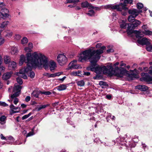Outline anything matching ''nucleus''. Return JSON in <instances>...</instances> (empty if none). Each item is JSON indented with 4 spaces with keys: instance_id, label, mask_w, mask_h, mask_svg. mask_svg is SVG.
Instances as JSON below:
<instances>
[{
    "instance_id": "f257e3e1",
    "label": "nucleus",
    "mask_w": 152,
    "mask_h": 152,
    "mask_svg": "<svg viewBox=\"0 0 152 152\" xmlns=\"http://www.w3.org/2000/svg\"><path fill=\"white\" fill-rule=\"evenodd\" d=\"M26 57L23 55H21L20 57L19 64L22 65L24 62L27 64L26 66L24 69V72L27 73L31 71L34 66H38L39 65H43L45 69L48 68V59L47 58L41 54L38 55L36 52L33 53H27Z\"/></svg>"
},
{
    "instance_id": "f03ea898",
    "label": "nucleus",
    "mask_w": 152,
    "mask_h": 152,
    "mask_svg": "<svg viewBox=\"0 0 152 152\" xmlns=\"http://www.w3.org/2000/svg\"><path fill=\"white\" fill-rule=\"evenodd\" d=\"M103 52L100 50H95L89 49L83 51L80 53V55L83 54V56H80L78 58V61L83 62V60H89L91 63L89 65L95 70L97 66V62L101 57L100 55Z\"/></svg>"
},
{
    "instance_id": "7ed1b4c3",
    "label": "nucleus",
    "mask_w": 152,
    "mask_h": 152,
    "mask_svg": "<svg viewBox=\"0 0 152 152\" xmlns=\"http://www.w3.org/2000/svg\"><path fill=\"white\" fill-rule=\"evenodd\" d=\"M114 72L115 76L118 77H122L124 75H125L128 77L130 80H132L139 77L138 75L137 74L132 73L130 74L128 71L126 70L125 68L121 67H116Z\"/></svg>"
},
{
    "instance_id": "20e7f679",
    "label": "nucleus",
    "mask_w": 152,
    "mask_h": 152,
    "mask_svg": "<svg viewBox=\"0 0 152 152\" xmlns=\"http://www.w3.org/2000/svg\"><path fill=\"white\" fill-rule=\"evenodd\" d=\"M115 70H113V67L112 65L100 66L97 65L94 70V72L96 74H100L102 72L105 74H107L110 77L115 76Z\"/></svg>"
},
{
    "instance_id": "39448f33",
    "label": "nucleus",
    "mask_w": 152,
    "mask_h": 152,
    "mask_svg": "<svg viewBox=\"0 0 152 152\" xmlns=\"http://www.w3.org/2000/svg\"><path fill=\"white\" fill-rule=\"evenodd\" d=\"M105 8H111L113 10H116L118 11L121 12V14L124 16H126L127 14L128 8L127 9H125L123 7V6L118 4L114 5L113 4H109L105 6Z\"/></svg>"
},
{
    "instance_id": "423d86ee",
    "label": "nucleus",
    "mask_w": 152,
    "mask_h": 152,
    "mask_svg": "<svg viewBox=\"0 0 152 152\" xmlns=\"http://www.w3.org/2000/svg\"><path fill=\"white\" fill-rule=\"evenodd\" d=\"M141 22L137 19L134 20L132 23H128V26L126 30L127 34L129 35L132 34V31H133V30L139 26L141 23Z\"/></svg>"
},
{
    "instance_id": "0eeeda50",
    "label": "nucleus",
    "mask_w": 152,
    "mask_h": 152,
    "mask_svg": "<svg viewBox=\"0 0 152 152\" xmlns=\"http://www.w3.org/2000/svg\"><path fill=\"white\" fill-rule=\"evenodd\" d=\"M142 75V76L140 78V80L146 82L148 84H152V76L150 75L147 73H144Z\"/></svg>"
},
{
    "instance_id": "6e6552de",
    "label": "nucleus",
    "mask_w": 152,
    "mask_h": 152,
    "mask_svg": "<svg viewBox=\"0 0 152 152\" xmlns=\"http://www.w3.org/2000/svg\"><path fill=\"white\" fill-rule=\"evenodd\" d=\"M57 60L59 65L62 66L66 64L67 59L65 55L63 54H59L57 56Z\"/></svg>"
},
{
    "instance_id": "1a4fd4ad",
    "label": "nucleus",
    "mask_w": 152,
    "mask_h": 152,
    "mask_svg": "<svg viewBox=\"0 0 152 152\" xmlns=\"http://www.w3.org/2000/svg\"><path fill=\"white\" fill-rule=\"evenodd\" d=\"M9 12V11L8 9L5 8H3L0 11V17L4 19H5L8 17L10 15L8 14Z\"/></svg>"
},
{
    "instance_id": "9d476101",
    "label": "nucleus",
    "mask_w": 152,
    "mask_h": 152,
    "mask_svg": "<svg viewBox=\"0 0 152 152\" xmlns=\"http://www.w3.org/2000/svg\"><path fill=\"white\" fill-rule=\"evenodd\" d=\"M137 42L142 45H149L150 43L148 41V39L146 37H144L141 39H138L137 40Z\"/></svg>"
},
{
    "instance_id": "9b49d317",
    "label": "nucleus",
    "mask_w": 152,
    "mask_h": 152,
    "mask_svg": "<svg viewBox=\"0 0 152 152\" xmlns=\"http://www.w3.org/2000/svg\"><path fill=\"white\" fill-rule=\"evenodd\" d=\"M136 145V144L135 142L130 143L129 147H127V148L129 150L128 152H136V149L135 148Z\"/></svg>"
},
{
    "instance_id": "f8f14e48",
    "label": "nucleus",
    "mask_w": 152,
    "mask_h": 152,
    "mask_svg": "<svg viewBox=\"0 0 152 152\" xmlns=\"http://www.w3.org/2000/svg\"><path fill=\"white\" fill-rule=\"evenodd\" d=\"M135 89H138L141 91H145L147 90L148 88V87L144 85H138L135 86Z\"/></svg>"
},
{
    "instance_id": "ddd939ff",
    "label": "nucleus",
    "mask_w": 152,
    "mask_h": 152,
    "mask_svg": "<svg viewBox=\"0 0 152 152\" xmlns=\"http://www.w3.org/2000/svg\"><path fill=\"white\" fill-rule=\"evenodd\" d=\"M48 66H49L50 69V70L52 72L53 70H54L56 68V63L53 61H50V64L49 66L48 65ZM48 69H47L46 70H47L48 69Z\"/></svg>"
},
{
    "instance_id": "4468645a",
    "label": "nucleus",
    "mask_w": 152,
    "mask_h": 152,
    "mask_svg": "<svg viewBox=\"0 0 152 152\" xmlns=\"http://www.w3.org/2000/svg\"><path fill=\"white\" fill-rule=\"evenodd\" d=\"M133 4V0H125V1H124L123 3L121 2L119 3V4L123 6V7L126 9H127V7H126L127 6L126 4Z\"/></svg>"
},
{
    "instance_id": "2eb2a0df",
    "label": "nucleus",
    "mask_w": 152,
    "mask_h": 152,
    "mask_svg": "<svg viewBox=\"0 0 152 152\" xmlns=\"http://www.w3.org/2000/svg\"><path fill=\"white\" fill-rule=\"evenodd\" d=\"M12 74V73L11 72L4 74L2 77L3 79L5 80L9 79L11 77Z\"/></svg>"
},
{
    "instance_id": "dca6fc26",
    "label": "nucleus",
    "mask_w": 152,
    "mask_h": 152,
    "mask_svg": "<svg viewBox=\"0 0 152 152\" xmlns=\"http://www.w3.org/2000/svg\"><path fill=\"white\" fill-rule=\"evenodd\" d=\"M128 13L129 14H131V15H133V16L135 17H136L138 15V14H137V10L135 9L129 10Z\"/></svg>"
},
{
    "instance_id": "f3484780",
    "label": "nucleus",
    "mask_w": 152,
    "mask_h": 152,
    "mask_svg": "<svg viewBox=\"0 0 152 152\" xmlns=\"http://www.w3.org/2000/svg\"><path fill=\"white\" fill-rule=\"evenodd\" d=\"M77 62V60H75L72 61V64L71 66H69L67 70H69L70 69H72L73 68L76 69L78 68V67H77V65L74 63H75Z\"/></svg>"
},
{
    "instance_id": "a211bd4d",
    "label": "nucleus",
    "mask_w": 152,
    "mask_h": 152,
    "mask_svg": "<svg viewBox=\"0 0 152 152\" xmlns=\"http://www.w3.org/2000/svg\"><path fill=\"white\" fill-rule=\"evenodd\" d=\"M41 91H38L37 90H35L33 91L31 94L34 97L38 98L39 97V94H40V92Z\"/></svg>"
},
{
    "instance_id": "6ab92c4d",
    "label": "nucleus",
    "mask_w": 152,
    "mask_h": 152,
    "mask_svg": "<svg viewBox=\"0 0 152 152\" xmlns=\"http://www.w3.org/2000/svg\"><path fill=\"white\" fill-rule=\"evenodd\" d=\"M67 88L66 86L64 84H61L59 86L56 87L57 90L59 91H62L65 90Z\"/></svg>"
},
{
    "instance_id": "aec40b11",
    "label": "nucleus",
    "mask_w": 152,
    "mask_h": 152,
    "mask_svg": "<svg viewBox=\"0 0 152 152\" xmlns=\"http://www.w3.org/2000/svg\"><path fill=\"white\" fill-rule=\"evenodd\" d=\"M131 32H132V34L134 33L136 34V37L137 38L140 39L142 38V36H141V32L140 31L134 30L132 31Z\"/></svg>"
},
{
    "instance_id": "412c9836",
    "label": "nucleus",
    "mask_w": 152,
    "mask_h": 152,
    "mask_svg": "<svg viewBox=\"0 0 152 152\" xmlns=\"http://www.w3.org/2000/svg\"><path fill=\"white\" fill-rule=\"evenodd\" d=\"M9 23V21H6L3 22L2 23H0V31L2 30L1 29L6 27Z\"/></svg>"
},
{
    "instance_id": "4be33fe9",
    "label": "nucleus",
    "mask_w": 152,
    "mask_h": 152,
    "mask_svg": "<svg viewBox=\"0 0 152 152\" xmlns=\"http://www.w3.org/2000/svg\"><path fill=\"white\" fill-rule=\"evenodd\" d=\"M16 63L15 62L13 61L10 62V64H9V67L10 69H12L13 70L15 69V68L16 67Z\"/></svg>"
},
{
    "instance_id": "5701e85b",
    "label": "nucleus",
    "mask_w": 152,
    "mask_h": 152,
    "mask_svg": "<svg viewBox=\"0 0 152 152\" xmlns=\"http://www.w3.org/2000/svg\"><path fill=\"white\" fill-rule=\"evenodd\" d=\"M91 4L89 3L87 1L83 2L81 3V7L83 8H86L89 7H90V5Z\"/></svg>"
},
{
    "instance_id": "b1692460",
    "label": "nucleus",
    "mask_w": 152,
    "mask_h": 152,
    "mask_svg": "<svg viewBox=\"0 0 152 152\" xmlns=\"http://www.w3.org/2000/svg\"><path fill=\"white\" fill-rule=\"evenodd\" d=\"M50 105L49 104H47L44 105H41L39 107H37L35 108L36 110L37 111H39L42 109H44L48 107Z\"/></svg>"
},
{
    "instance_id": "393cba45",
    "label": "nucleus",
    "mask_w": 152,
    "mask_h": 152,
    "mask_svg": "<svg viewBox=\"0 0 152 152\" xmlns=\"http://www.w3.org/2000/svg\"><path fill=\"white\" fill-rule=\"evenodd\" d=\"M10 57L7 56H5L4 57V62L6 64L9 63L10 62Z\"/></svg>"
},
{
    "instance_id": "a878e982",
    "label": "nucleus",
    "mask_w": 152,
    "mask_h": 152,
    "mask_svg": "<svg viewBox=\"0 0 152 152\" xmlns=\"http://www.w3.org/2000/svg\"><path fill=\"white\" fill-rule=\"evenodd\" d=\"M142 33L146 35H151L152 34V31L149 30H146L142 31Z\"/></svg>"
},
{
    "instance_id": "bb28decb",
    "label": "nucleus",
    "mask_w": 152,
    "mask_h": 152,
    "mask_svg": "<svg viewBox=\"0 0 152 152\" xmlns=\"http://www.w3.org/2000/svg\"><path fill=\"white\" fill-rule=\"evenodd\" d=\"M136 17L133 16V15H129L128 18V20L129 22H131L130 23H132L134 20H136L135 18Z\"/></svg>"
},
{
    "instance_id": "cd10ccee",
    "label": "nucleus",
    "mask_w": 152,
    "mask_h": 152,
    "mask_svg": "<svg viewBox=\"0 0 152 152\" xmlns=\"http://www.w3.org/2000/svg\"><path fill=\"white\" fill-rule=\"evenodd\" d=\"M86 14L90 16H92L95 15V12L94 10H91L88 11Z\"/></svg>"
},
{
    "instance_id": "c85d7f7f",
    "label": "nucleus",
    "mask_w": 152,
    "mask_h": 152,
    "mask_svg": "<svg viewBox=\"0 0 152 152\" xmlns=\"http://www.w3.org/2000/svg\"><path fill=\"white\" fill-rule=\"evenodd\" d=\"M123 23L120 25V28H121L125 29L126 28V26L128 24L124 22V20L122 21Z\"/></svg>"
},
{
    "instance_id": "c756f323",
    "label": "nucleus",
    "mask_w": 152,
    "mask_h": 152,
    "mask_svg": "<svg viewBox=\"0 0 152 152\" xmlns=\"http://www.w3.org/2000/svg\"><path fill=\"white\" fill-rule=\"evenodd\" d=\"M17 48L16 47H14L11 49V53L12 54L15 55L18 52Z\"/></svg>"
},
{
    "instance_id": "7c9ffc66",
    "label": "nucleus",
    "mask_w": 152,
    "mask_h": 152,
    "mask_svg": "<svg viewBox=\"0 0 152 152\" xmlns=\"http://www.w3.org/2000/svg\"><path fill=\"white\" fill-rule=\"evenodd\" d=\"M77 85L80 86H83L85 85V83L83 80L78 81L77 82Z\"/></svg>"
},
{
    "instance_id": "2f4dec72",
    "label": "nucleus",
    "mask_w": 152,
    "mask_h": 152,
    "mask_svg": "<svg viewBox=\"0 0 152 152\" xmlns=\"http://www.w3.org/2000/svg\"><path fill=\"white\" fill-rule=\"evenodd\" d=\"M137 7L138 9L140 10L143 7V5L141 3H138L137 4Z\"/></svg>"
},
{
    "instance_id": "473e14b6",
    "label": "nucleus",
    "mask_w": 152,
    "mask_h": 152,
    "mask_svg": "<svg viewBox=\"0 0 152 152\" xmlns=\"http://www.w3.org/2000/svg\"><path fill=\"white\" fill-rule=\"evenodd\" d=\"M28 74V77H30L31 78H34L35 75L34 72L32 70L30 71Z\"/></svg>"
},
{
    "instance_id": "72a5a7b5",
    "label": "nucleus",
    "mask_w": 152,
    "mask_h": 152,
    "mask_svg": "<svg viewBox=\"0 0 152 152\" xmlns=\"http://www.w3.org/2000/svg\"><path fill=\"white\" fill-rule=\"evenodd\" d=\"M28 39L25 37H23L21 40V42L22 44H26L28 42Z\"/></svg>"
},
{
    "instance_id": "f704fd0d",
    "label": "nucleus",
    "mask_w": 152,
    "mask_h": 152,
    "mask_svg": "<svg viewBox=\"0 0 152 152\" xmlns=\"http://www.w3.org/2000/svg\"><path fill=\"white\" fill-rule=\"evenodd\" d=\"M97 75L93 77V78L94 80H99L101 79V78L102 77V76L100 75V74H97Z\"/></svg>"
},
{
    "instance_id": "c9c22d12",
    "label": "nucleus",
    "mask_w": 152,
    "mask_h": 152,
    "mask_svg": "<svg viewBox=\"0 0 152 152\" xmlns=\"http://www.w3.org/2000/svg\"><path fill=\"white\" fill-rule=\"evenodd\" d=\"M21 86L19 85L15 86L14 88L17 91L20 92L21 88Z\"/></svg>"
},
{
    "instance_id": "e433bc0d",
    "label": "nucleus",
    "mask_w": 152,
    "mask_h": 152,
    "mask_svg": "<svg viewBox=\"0 0 152 152\" xmlns=\"http://www.w3.org/2000/svg\"><path fill=\"white\" fill-rule=\"evenodd\" d=\"M16 80L18 83L20 85H22L23 83L22 79L19 77H18L16 78Z\"/></svg>"
},
{
    "instance_id": "4c0bfd02",
    "label": "nucleus",
    "mask_w": 152,
    "mask_h": 152,
    "mask_svg": "<svg viewBox=\"0 0 152 152\" xmlns=\"http://www.w3.org/2000/svg\"><path fill=\"white\" fill-rule=\"evenodd\" d=\"M41 94H44L46 95H50L51 94V92L49 91H42L40 92Z\"/></svg>"
},
{
    "instance_id": "58836bf2",
    "label": "nucleus",
    "mask_w": 152,
    "mask_h": 152,
    "mask_svg": "<svg viewBox=\"0 0 152 152\" xmlns=\"http://www.w3.org/2000/svg\"><path fill=\"white\" fill-rule=\"evenodd\" d=\"M2 62V58L1 56L0 55V70H4L5 68L3 66L1 65Z\"/></svg>"
},
{
    "instance_id": "ea45409f",
    "label": "nucleus",
    "mask_w": 152,
    "mask_h": 152,
    "mask_svg": "<svg viewBox=\"0 0 152 152\" xmlns=\"http://www.w3.org/2000/svg\"><path fill=\"white\" fill-rule=\"evenodd\" d=\"M99 84L101 86H107L108 85H107V83L106 82L103 81H100L99 82Z\"/></svg>"
},
{
    "instance_id": "a19ab883",
    "label": "nucleus",
    "mask_w": 152,
    "mask_h": 152,
    "mask_svg": "<svg viewBox=\"0 0 152 152\" xmlns=\"http://www.w3.org/2000/svg\"><path fill=\"white\" fill-rule=\"evenodd\" d=\"M32 114V113L31 112L29 113L28 114L22 117V120H24L28 117H29Z\"/></svg>"
},
{
    "instance_id": "79ce46f5",
    "label": "nucleus",
    "mask_w": 152,
    "mask_h": 152,
    "mask_svg": "<svg viewBox=\"0 0 152 152\" xmlns=\"http://www.w3.org/2000/svg\"><path fill=\"white\" fill-rule=\"evenodd\" d=\"M10 108L12 110V111L13 113H15L18 112V111H16L13 110H14V109H15V107L12 104L10 105Z\"/></svg>"
},
{
    "instance_id": "37998d69",
    "label": "nucleus",
    "mask_w": 152,
    "mask_h": 152,
    "mask_svg": "<svg viewBox=\"0 0 152 152\" xmlns=\"http://www.w3.org/2000/svg\"><path fill=\"white\" fill-rule=\"evenodd\" d=\"M4 39L1 37V32H0V46L4 43Z\"/></svg>"
},
{
    "instance_id": "c03bdc74",
    "label": "nucleus",
    "mask_w": 152,
    "mask_h": 152,
    "mask_svg": "<svg viewBox=\"0 0 152 152\" xmlns=\"http://www.w3.org/2000/svg\"><path fill=\"white\" fill-rule=\"evenodd\" d=\"M6 117L4 115H2L0 117V121L1 122H4L5 121Z\"/></svg>"
},
{
    "instance_id": "a18cd8bd",
    "label": "nucleus",
    "mask_w": 152,
    "mask_h": 152,
    "mask_svg": "<svg viewBox=\"0 0 152 152\" xmlns=\"http://www.w3.org/2000/svg\"><path fill=\"white\" fill-rule=\"evenodd\" d=\"M130 71L131 72L134 73V74H137V75H138L139 72L136 69H134L133 70H130Z\"/></svg>"
},
{
    "instance_id": "49530a36",
    "label": "nucleus",
    "mask_w": 152,
    "mask_h": 152,
    "mask_svg": "<svg viewBox=\"0 0 152 152\" xmlns=\"http://www.w3.org/2000/svg\"><path fill=\"white\" fill-rule=\"evenodd\" d=\"M0 105L5 107L8 106V105L4 102L0 101Z\"/></svg>"
},
{
    "instance_id": "de8ad7c7",
    "label": "nucleus",
    "mask_w": 152,
    "mask_h": 152,
    "mask_svg": "<svg viewBox=\"0 0 152 152\" xmlns=\"http://www.w3.org/2000/svg\"><path fill=\"white\" fill-rule=\"evenodd\" d=\"M86 69L88 71H91L92 72H94V70L93 69V68H91L90 65L88 66L86 68Z\"/></svg>"
},
{
    "instance_id": "09e8293b",
    "label": "nucleus",
    "mask_w": 152,
    "mask_h": 152,
    "mask_svg": "<svg viewBox=\"0 0 152 152\" xmlns=\"http://www.w3.org/2000/svg\"><path fill=\"white\" fill-rule=\"evenodd\" d=\"M90 8L92 9H95L97 10H99L101 9L99 7L93 6L92 5H90Z\"/></svg>"
},
{
    "instance_id": "8fccbe9b",
    "label": "nucleus",
    "mask_w": 152,
    "mask_h": 152,
    "mask_svg": "<svg viewBox=\"0 0 152 152\" xmlns=\"http://www.w3.org/2000/svg\"><path fill=\"white\" fill-rule=\"evenodd\" d=\"M25 50L28 52H31L32 51V50L30 48L28 47H26L24 48Z\"/></svg>"
},
{
    "instance_id": "3c124183",
    "label": "nucleus",
    "mask_w": 152,
    "mask_h": 152,
    "mask_svg": "<svg viewBox=\"0 0 152 152\" xmlns=\"http://www.w3.org/2000/svg\"><path fill=\"white\" fill-rule=\"evenodd\" d=\"M114 51V50L112 48L108 49L106 50V52L107 53H109L110 52H113Z\"/></svg>"
},
{
    "instance_id": "603ef678",
    "label": "nucleus",
    "mask_w": 152,
    "mask_h": 152,
    "mask_svg": "<svg viewBox=\"0 0 152 152\" xmlns=\"http://www.w3.org/2000/svg\"><path fill=\"white\" fill-rule=\"evenodd\" d=\"M71 74L72 75H73L75 76H81V75H77V72H73L71 73Z\"/></svg>"
},
{
    "instance_id": "864d4df0",
    "label": "nucleus",
    "mask_w": 152,
    "mask_h": 152,
    "mask_svg": "<svg viewBox=\"0 0 152 152\" xmlns=\"http://www.w3.org/2000/svg\"><path fill=\"white\" fill-rule=\"evenodd\" d=\"M107 121V122H110V118L111 119V115H108L107 116L106 118Z\"/></svg>"
},
{
    "instance_id": "5fc2aeb1",
    "label": "nucleus",
    "mask_w": 152,
    "mask_h": 152,
    "mask_svg": "<svg viewBox=\"0 0 152 152\" xmlns=\"http://www.w3.org/2000/svg\"><path fill=\"white\" fill-rule=\"evenodd\" d=\"M18 102V98H15L14 99V100L13 101L14 103L15 104H17Z\"/></svg>"
},
{
    "instance_id": "6e6d98bb",
    "label": "nucleus",
    "mask_w": 152,
    "mask_h": 152,
    "mask_svg": "<svg viewBox=\"0 0 152 152\" xmlns=\"http://www.w3.org/2000/svg\"><path fill=\"white\" fill-rule=\"evenodd\" d=\"M31 98L30 96H27L25 98V101L26 102H28L30 101Z\"/></svg>"
},
{
    "instance_id": "4d7b16f0",
    "label": "nucleus",
    "mask_w": 152,
    "mask_h": 152,
    "mask_svg": "<svg viewBox=\"0 0 152 152\" xmlns=\"http://www.w3.org/2000/svg\"><path fill=\"white\" fill-rule=\"evenodd\" d=\"M12 32H10L7 34L5 36L7 37H10L12 36Z\"/></svg>"
},
{
    "instance_id": "13d9d810",
    "label": "nucleus",
    "mask_w": 152,
    "mask_h": 152,
    "mask_svg": "<svg viewBox=\"0 0 152 152\" xmlns=\"http://www.w3.org/2000/svg\"><path fill=\"white\" fill-rule=\"evenodd\" d=\"M142 28L144 30V31L148 29V27L147 25H143L142 26Z\"/></svg>"
},
{
    "instance_id": "bf43d9fd",
    "label": "nucleus",
    "mask_w": 152,
    "mask_h": 152,
    "mask_svg": "<svg viewBox=\"0 0 152 152\" xmlns=\"http://www.w3.org/2000/svg\"><path fill=\"white\" fill-rule=\"evenodd\" d=\"M91 74L90 72H84V74H83V75L87 76H89Z\"/></svg>"
},
{
    "instance_id": "052dcab7",
    "label": "nucleus",
    "mask_w": 152,
    "mask_h": 152,
    "mask_svg": "<svg viewBox=\"0 0 152 152\" xmlns=\"http://www.w3.org/2000/svg\"><path fill=\"white\" fill-rule=\"evenodd\" d=\"M28 48H31H31H32L33 47V44L31 42H29L28 44Z\"/></svg>"
},
{
    "instance_id": "680f3d73",
    "label": "nucleus",
    "mask_w": 152,
    "mask_h": 152,
    "mask_svg": "<svg viewBox=\"0 0 152 152\" xmlns=\"http://www.w3.org/2000/svg\"><path fill=\"white\" fill-rule=\"evenodd\" d=\"M20 92L17 91L16 92L14 93V94L15 95L16 97H17L20 94Z\"/></svg>"
},
{
    "instance_id": "e2e57ef3",
    "label": "nucleus",
    "mask_w": 152,
    "mask_h": 152,
    "mask_svg": "<svg viewBox=\"0 0 152 152\" xmlns=\"http://www.w3.org/2000/svg\"><path fill=\"white\" fill-rule=\"evenodd\" d=\"M33 132H30L26 135V137H28L30 136L31 135H33Z\"/></svg>"
},
{
    "instance_id": "0e129e2a",
    "label": "nucleus",
    "mask_w": 152,
    "mask_h": 152,
    "mask_svg": "<svg viewBox=\"0 0 152 152\" xmlns=\"http://www.w3.org/2000/svg\"><path fill=\"white\" fill-rule=\"evenodd\" d=\"M56 77L55 73L50 74L49 76H48L49 77Z\"/></svg>"
},
{
    "instance_id": "69168bd1",
    "label": "nucleus",
    "mask_w": 152,
    "mask_h": 152,
    "mask_svg": "<svg viewBox=\"0 0 152 152\" xmlns=\"http://www.w3.org/2000/svg\"><path fill=\"white\" fill-rule=\"evenodd\" d=\"M146 49L148 51H150V52H151L152 51L151 50V48H150V46L148 47H147L146 48Z\"/></svg>"
},
{
    "instance_id": "338daca9",
    "label": "nucleus",
    "mask_w": 152,
    "mask_h": 152,
    "mask_svg": "<svg viewBox=\"0 0 152 152\" xmlns=\"http://www.w3.org/2000/svg\"><path fill=\"white\" fill-rule=\"evenodd\" d=\"M25 74H24L22 75V77L23 78L25 79H27V76Z\"/></svg>"
},
{
    "instance_id": "774afa93",
    "label": "nucleus",
    "mask_w": 152,
    "mask_h": 152,
    "mask_svg": "<svg viewBox=\"0 0 152 152\" xmlns=\"http://www.w3.org/2000/svg\"><path fill=\"white\" fill-rule=\"evenodd\" d=\"M5 5V4L4 2H0V7L1 8L3 7H4Z\"/></svg>"
}]
</instances>
